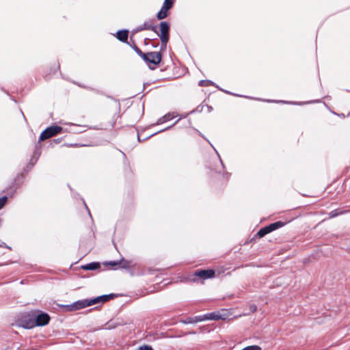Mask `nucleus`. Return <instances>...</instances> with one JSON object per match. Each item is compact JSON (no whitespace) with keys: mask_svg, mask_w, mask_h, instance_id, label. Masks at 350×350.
Here are the masks:
<instances>
[{"mask_svg":"<svg viewBox=\"0 0 350 350\" xmlns=\"http://www.w3.org/2000/svg\"><path fill=\"white\" fill-rule=\"evenodd\" d=\"M18 326L31 329L44 325V312L37 310L21 313L16 321Z\"/></svg>","mask_w":350,"mask_h":350,"instance_id":"obj_1","label":"nucleus"},{"mask_svg":"<svg viewBox=\"0 0 350 350\" xmlns=\"http://www.w3.org/2000/svg\"><path fill=\"white\" fill-rule=\"evenodd\" d=\"M113 296V294L103 295L92 299H85L81 300L82 308L97 304H103L110 299Z\"/></svg>","mask_w":350,"mask_h":350,"instance_id":"obj_2","label":"nucleus"},{"mask_svg":"<svg viewBox=\"0 0 350 350\" xmlns=\"http://www.w3.org/2000/svg\"><path fill=\"white\" fill-rule=\"evenodd\" d=\"M113 296V294L103 295L92 299H85L81 300L82 308L97 304H103L110 299Z\"/></svg>","mask_w":350,"mask_h":350,"instance_id":"obj_3","label":"nucleus"},{"mask_svg":"<svg viewBox=\"0 0 350 350\" xmlns=\"http://www.w3.org/2000/svg\"><path fill=\"white\" fill-rule=\"evenodd\" d=\"M161 58L162 56L161 52L156 51L145 53V57H142L150 69H154V66L151 67L150 64H152L154 66L158 65L161 62Z\"/></svg>","mask_w":350,"mask_h":350,"instance_id":"obj_4","label":"nucleus"},{"mask_svg":"<svg viewBox=\"0 0 350 350\" xmlns=\"http://www.w3.org/2000/svg\"><path fill=\"white\" fill-rule=\"evenodd\" d=\"M226 93L232 94V93H230V92H228V91H226ZM232 95L236 96H239V97H244V98H250V99H252V100H262V101H265V102H267V103H288V104H293V105H304V104H309V103H320L319 100H315L308 101V102H306V103H295V102H286V101H284V100H269V99L262 100L260 98H253V97H250V96H242V95L235 94H232Z\"/></svg>","mask_w":350,"mask_h":350,"instance_id":"obj_5","label":"nucleus"},{"mask_svg":"<svg viewBox=\"0 0 350 350\" xmlns=\"http://www.w3.org/2000/svg\"><path fill=\"white\" fill-rule=\"evenodd\" d=\"M62 131V128L61 126L55 125L49 126L45 129V140L49 139L57 133H59Z\"/></svg>","mask_w":350,"mask_h":350,"instance_id":"obj_6","label":"nucleus"},{"mask_svg":"<svg viewBox=\"0 0 350 350\" xmlns=\"http://www.w3.org/2000/svg\"><path fill=\"white\" fill-rule=\"evenodd\" d=\"M161 34L160 39L169 38L170 25L166 21L161 22L159 24Z\"/></svg>","mask_w":350,"mask_h":350,"instance_id":"obj_7","label":"nucleus"},{"mask_svg":"<svg viewBox=\"0 0 350 350\" xmlns=\"http://www.w3.org/2000/svg\"><path fill=\"white\" fill-rule=\"evenodd\" d=\"M194 275L202 279L205 280L213 278L215 275V271L212 269L199 270L196 271Z\"/></svg>","mask_w":350,"mask_h":350,"instance_id":"obj_8","label":"nucleus"},{"mask_svg":"<svg viewBox=\"0 0 350 350\" xmlns=\"http://www.w3.org/2000/svg\"><path fill=\"white\" fill-rule=\"evenodd\" d=\"M62 308H64V311L65 312H72L76 311L80 309H82L81 300H78L71 304L68 305H61Z\"/></svg>","mask_w":350,"mask_h":350,"instance_id":"obj_9","label":"nucleus"},{"mask_svg":"<svg viewBox=\"0 0 350 350\" xmlns=\"http://www.w3.org/2000/svg\"><path fill=\"white\" fill-rule=\"evenodd\" d=\"M178 116L177 112H172V113H167L163 116L159 118L155 124L153 125H159L164 122H166L170 120H172L173 118L177 117Z\"/></svg>","mask_w":350,"mask_h":350,"instance_id":"obj_10","label":"nucleus"},{"mask_svg":"<svg viewBox=\"0 0 350 350\" xmlns=\"http://www.w3.org/2000/svg\"><path fill=\"white\" fill-rule=\"evenodd\" d=\"M143 30H151V31L158 33L157 27L152 25L151 24H150L148 22H145L142 25H139V27H137V29H136L137 31H141Z\"/></svg>","mask_w":350,"mask_h":350,"instance_id":"obj_11","label":"nucleus"},{"mask_svg":"<svg viewBox=\"0 0 350 350\" xmlns=\"http://www.w3.org/2000/svg\"><path fill=\"white\" fill-rule=\"evenodd\" d=\"M129 31L126 29L119 30L116 33V38L122 42H126L128 39Z\"/></svg>","mask_w":350,"mask_h":350,"instance_id":"obj_12","label":"nucleus"},{"mask_svg":"<svg viewBox=\"0 0 350 350\" xmlns=\"http://www.w3.org/2000/svg\"><path fill=\"white\" fill-rule=\"evenodd\" d=\"M100 267V265L98 262H92L81 266L83 270H96Z\"/></svg>","mask_w":350,"mask_h":350,"instance_id":"obj_13","label":"nucleus"},{"mask_svg":"<svg viewBox=\"0 0 350 350\" xmlns=\"http://www.w3.org/2000/svg\"><path fill=\"white\" fill-rule=\"evenodd\" d=\"M203 321V319L202 317V315L200 316H196L194 317H188L185 320L183 321V323L185 324H191V323H196L198 322Z\"/></svg>","mask_w":350,"mask_h":350,"instance_id":"obj_14","label":"nucleus"},{"mask_svg":"<svg viewBox=\"0 0 350 350\" xmlns=\"http://www.w3.org/2000/svg\"><path fill=\"white\" fill-rule=\"evenodd\" d=\"M170 10L162 5L161 10L157 14V18L158 20H162L168 16V11Z\"/></svg>","mask_w":350,"mask_h":350,"instance_id":"obj_15","label":"nucleus"},{"mask_svg":"<svg viewBox=\"0 0 350 350\" xmlns=\"http://www.w3.org/2000/svg\"><path fill=\"white\" fill-rule=\"evenodd\" d=\"M202 317L203 319V321L206 320H217L221 319L220 315L216 314L214 312L202 315Z\"/></svg>","mask_w":350,"mask_h":350,"instance_id":"obj_16","label":"nucleus"},{"mask_svg":"<svg viewBox=\"0 0 350 350\" xmlns=\"http://www.w3.org/2000/svg\"><path fill=\"white\" fill-rule=\"evenodd\" d=\"M284 226V223L280 221L269 224L271 231L275 230L280 228L283 227Z\"/></svg>","mask_w":350,"mask_h":350,"instance_id":"obj_17","label":"nucleus"},{"mask_svg":"<svg viewBox=\"0 0 350 350\" xmlns=\"http://www.w3.org/2000/svg\"><path fill=\"white\" fill-rule=\"evenodd\" d=\"M284 226V223L280 221L269 224L271 231L275 230L280 228L283 227Z\"/></svg>","mask_w":350,"mask_h":350,"instance_id":"obj_18","label":"nucleus"},{"mask_svg":"<svg viewBox=\"0 0 350 350\" xmlns=\"http://www.w3.org/2000/svg\"><path fill=\"white\" fill-rule=\"evenodd\" d=\"M175 0H165L163 6L168 10H170L174 4Z\"/></svg>","mask_w":350,"mask_h":350,"instance_id":"obj_19","label":"nucleus"},{"mask_svg":"<svg viewBox=\"0 0 350 350\" xmlns=\"http://www.w3.org/2000/svg\"><path fill=\"white\" fill-rule=\"evenodd\" d=\"M198 85L200 86H209V85H214V83L210 80H200L198 83Z\"/></svg>","mask_w":350,"mask_h":350,"instance_id":"obj_20","label":"nucleus"},{"mask_svg":"<svg viewBox=\"0 0 350 350\" xmlns=\"http://www.w3.org/2000/svg\"><path fill=\"white\" fill-rule=\"evenodd\" d=\"M187 113H185V114H182V115H180V116L179 119H178V120H176V122H174L172 126H168V127H166L165 129H163V130H161V131H158L157 133H161V132H162V131H167V130H168V129H171L173 126H174L176 124H177V123H178V122L180 119H182V118H185L187 117Z\"/></svg>","mask_w":350,"mask_h":350,"instance_id":"obj_21","label":"nucleus"},{"mask_svg":"<svg viewBox=\"0 0 350 350\" xmlns=\"http://www.w3.org/2000/svg\"><path fill=\"white\" fill-rule=\"evenodd\" d=\"M168 40H169V38L161 39V51H165L166 49L167 43Z\"/></svg>","mask_w":350,"mask_h":350,"instance_id":"obj_22","label":"nucleus"},{"mask_svg":"<svg viewBox=\"0 0 350 350\" xmlns=\"http://www.w3.org/2000/svg\"><path fill=\"white\" fill-rule=\"evenodd\" d=\"M132 47L139 57L142 58L145 57V53H143L135 44H134Z\"/></svg>","mask_w":350,"mask_h":350,"instance_id":"obj_23","label":"nucleus"},{"mask_svg":"<svg viewBox=\"0 0 350 350\" xmlns=\"http://www.w3.org/2000/svg\"><path fill=\"white\" fill-rule=\"evenodd\" d=\"M119 266L122 268H128L129 267V262L122 258L120 260Z\"/></svg>","mask_w":350,"mask_h":350,"instance_id":"obj_24","label":"nucleus"},{"mask_svg":"<svg viewBox=\"0 0 350 350\" xmlns=\"http://www.w3.org/2000/svg\"><path fill=\"white\" fill-rule=\"evenodd\" d=\"M241 350H261V347L258 345H251L247 346Z\"/></svg>","mask_w":350,"mask_h":350,"instance_id":"obj_25","label":"nucleus"},{"mask_svg":"<svg viewBox=\"0 0 350 350\" xmlns=\"http://www.w3.org/2000/svg\"><path fill=\"white\" fill-rule=\"evenodd\" d=\"M7 202V197L3 196L0 198V209H1Z\"/></svg>","mask_w":350,"mask_h":350,"instance_id":"obj_26","label":"nucleus"},{"mask_svg":"<svg viewBox=\"0 0 350 350\" xmlns=\"http://www.w3.org/2000/svg\"><path fill=\"white\" fill-rule=\"evenodd\" d=\"M266 234H267V233L265 231L264 228H262L261 229H260V230L257 233V235L259 237H262L265 236Z\"/></svg>","mask_w":350,"mask_h":350,"instance_id":"obj_27","label":"nucleus"},{"mask_svg":"<svg viewBox=\"0 0 350 350\" xmlns=\"http://www.w3.org/2000/svg\"><path fill=\"white\" fill-rule=\"evenodd\" d=\"M119 263H120V260L119 261H109V262H106L104 264L109 265L112 267H115V266L119 265Z\"/></svg>","mask_w":350,"mask_h":350,"instance_id":"obj_28","label":"nucleus"},{"mask_svg":"<svg viewBox=\"0 0 350 350\" xmlns=\"http://www.w3.org/2000/svg\"><path fill=\"white\" fill-rule=\"evenodd\" d=\"M138 350H153L150 346L144 345L139 347Z\"/></svg>","mask_w":350,"mask_h":350,"instance_id":"obj_29","label":"nucleus"},{"mask_svg":"<svg viewBox=\"0 0 350 350\" xmlns=\"http://www.w3.org/2000/svg\"><path fill=\"white\" fill-rule=\"evenodd\" d=\"M214 150H215V152H216V154H217V157H219V161H220V162H221V164L222 167H223V168H224V167H225V165H224V163H223V161H222V160H221V157H220V156H219V154L218 153V152H217L215 148H214Z\"/></svg>","mask_w":350,"mask_h":350,"instance_id":"obj_30","label":"nucleus"},{"mask_svg":"<svg viewBox=\"0 0 350 350\" xmlns=\"http://www.w3.org/2000/svg\"><path fill=\"white\" fill-rule=\"evenodd\" d=\"M50 321V317L48 314L45 313V325H47Z\"/></svg>","mask_w":350,"mask_h":350,"instance_id":"obj_31","label":"nucleus"},{"mask_svg":"<svg viewBox=\"0 0 350 350\" xmlns=\"http://www.w3.org/2000/svg\"><path fill=\"white\" fill-rule=\"evenodd\" d=\"M264 228H265V231L267 232V234H269V233H270V232H272V231H271V228H270L269 225H268V226H267L264 227Z\"/></svg>","mask_w":350,"mask_h":350,"instance_id":"obj_32","label":"nucleus"},{"mask_svg":"<svg viewBox=\"0 0 350 350\" xmlns=\"http://www.w3.org/2000/svg\"><path fill=\"white\" fill-rule=\"evenodd\" d=\"M250 309L252 312H255L257 310V307L255 305H252L250 306Z\"/></svg>","mask_w":350,"mask_h":350,"instance_id":"obj_33","label":"nucleus"},{"mask_svg":"<svg viewBox=\"0 0 350 350\" xmlns=\"http://www.w3.org/2000/svg\"><path fill=\"white\" fill-rule=\"evenodd\" d=\"M39 140L40 141H44V131H42L40 135V137H39Z\"/></svg>","mask_w":350,"mask_h":350,"instance_id":"obj_34","label":"nucleus"},{"mask_svg":"<svg viewBox=\"0 0 350 350\" xmlns=\"http://www.w3.org/2000/svg\"><path fill=\"white\" fill-rule=\"evenodd\" d=\"M61 140H62L61 138H58L57 139H55L53 142L55 144H59L61 142Z\"/></svg>","mask_w":350,"mask_h":350,"instance_id":"obj_35","label":"nucleus"},{"mask_svg":"<svg viewBox=\"0 0 350 350\" xmlns=\"http://www.w3.org/2000/svg\"><path fill=\"white\" fill-rule=\"evenodd\" d=\"M207 108H208V111H211L213 110V108L211 106H207Z\"/></svg>","mask_w":350,"mask_h":350,"instance_id":"obj_36","label":"nucleus"},{"mask_svg":"<svg viewBox=\"0 0 350 350\" xmlns=\"http://www.w3.org/2000/svg\"><path fill=\"white\" fill-rule=\"evenodd\" d=\"M331 217H334L336 215V214H334V212L330 213Z\"/></svg>","mask_w":350,"mask_h":350,"instance_id":"obj_37","label":"nucleus"},{"mask_svg":"<svg viewBox=\"0 0 350 350\" xmlns=\"http://www.w3.org/2000/svg\"><path fill=\"white\" fill-rule=\"evenodd\" d=\"M225 176H226V178H228V177H229V176H230V174H229V173H226V174H225Z\"/></svg>","mask_w":350,"mask_h":350,"instance_id":"obj_38","label":"nucleus"},{"mask_svg":"<svg viewBox=\"0 0 350 350\" xmlns=\"http://www.w3.org/2000/svg\"><path fill=\"white\" fill-rule=\"evenodd\" d=\"M83 204H84L85 206H86V204H85V202L84 201H83ZM86 208H88V207H86Z\"/></svg>","mask_w":350,"mask_h":350,"instance_id":"obj_39","label":"nucleus"}]
</instances>
